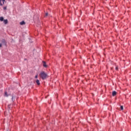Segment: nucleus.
<instances>
[{
	"label": "nucleus",
	"instance_id": "f257e3e1",
	"mask_svg": "<svg viewBox=\"0 0 131 131\" xmlns=\"http://www.w3.org/2000/svg\"><path fill=\"white\" fill-rule=\"evenodd\" d=\"M40 77H41V78H42V79H46V78H47V77H48V75L47 74H46V73L45 72H42L40 73L39 74Z\"/></svg>",
	"mask_w": 131,
	"mask_h": 131
},
{
	"label": "nucleus",
	"instance_id": "f03ea898",
	"mask_svg": "<svg viewBox=\"0 0 131 131\" xmlns=\"http://www.w3.org/2000/svg\"><path fill=\"white\" fill-rule=\"evenodd\" d=\"M7 45V42L4 39L0 40V49L3 47V46H6Z\"/></svg>",
	"mask_w": 131,
	"mask_h": 131
},
{
	"label": "nucleus",
	"instance_id": "7ed1b4c3",
	"mask_svg": "<svg viewBox=\"0 0 131 131\" xmlns=\"http://www.w3.org/2000/svg\"><path fill=\"white\" fill-rule=\"evenodd\" d=\"M5 2L6 0H0V6H2L5 5Z\"/></svg>",
	"mask_w": 131,
	"mask_h": 131
},
{
	"label": "nucleus",
	"instance_id": "20e7f679",
	"mask_svg": "<svg viewBox=\"0 0 131 131\" xmlns=\"http://www.w3.org/2000/svg\"><path fill=\"white\" fill-rule=\"evenodd\" d=\"M117 93H116V91H113V93H112V96L113 97L116 96Z\"/></svg>",
	"mask_w": 131,
	"mask_h": 131
},
{
	"label": "nucleus",
	"instance_id": "39448f33",
	"mask_svg": "<svg viewBox=\"0 0 131 131\" xmlns=\"http://www.w3.org/2000/svg\"><path fill=\"white\" fill-rule=\"evenodd\" d=\"M36 82L37 85H39V84H40V83L39 82V80H38V79L36 80Z\"/></svg>",
	"mask_w": 131,
	"mask_h": 131
},
{
	"label": "nucleus",
	"instance_id": "423d86ee",
	"mask_svg": "<svg viewBox=\"0 0 131 131\" xmlns=\"http://www.w3.org/2000/svg\"><path fill=\"white\" fill-rule=\"evenodd\" d=\"M43 67H47V63L45 61H42Z\"/></svg>",
	"mask_w": 131,
	"mask_h": 131
},
{
	"label": "nucleus",
	"instance_id": "0eeeda50",
	"mask_svg": "<svg viewBox=\"0 0 131 131\" xmlns=\"http://www.w3.org/2000/svg\"><path fill=\"white\" fill-rule=\"evenodd\" d=\"M4 24H8V19H5L3 20Z\"/></svg>",
	"mask_w": 131,
	"mask_h": 131
},
{
	"label": "nucleus",
	"instance_id": "6e6552de",
	"mask_svg": "<svg viewBox=\"0 0 131 131\" xmlns=\"http://www.w3.org/2000/svg\"><path fill=\"white\" fill-rule=\"evenodd\" d=\"M25 21H22L20 23V25H25Z\"/></svg>",
	"mask_w": 131,
	"mask_h": 131
},
{
	"label": "nucleus",
	"instance_id": "1a4fd4ad",
	"mask_svg": "<svg viewBox=\"0 0 131 131\" xmlns=\"http://www.w3.org/2000/svg\"><path fill=\"white\" fill-rule=\"evenodd\" d=\"M0 21H4V17H0Z\"/></svg>",
	"mask_w": 131,
	"mask_h": 131
},
{
	"label": "nucleus",
	"instance_id": "9d476101",
	"mask_svg": "<svg viewBox=\"0 0 131 131\" xmlns=\"http://www.w3.org/2000/svg\"><path fill=\"white\" fill-rule=\"evenodd\" d=\"M9 95H8V93L7 92H5V97H8Z\"/></svg>",
	"mask_w": 131,
	"mask_h": 131
},
{
	"label": "nucleus",
	"instance_id": "9b49d317",
	"mask_svg": "<svg viewBox=\"0 0 131 131\" xmlns=\"http://www.w3.org/2000/svg\"><path fill=\"white\" fill-rule=\"evenodd\" d=\"M7 6L4 7H3V10H4V11H6V10H7Z\"/></svg>",
	"mask_w": 131,
	"mask_h": 131
},
{
	"label": "nucleus",
	"instance_id": "f8f14e48",
	"mask_svg": "<svg viewBox=\"0 0 131 131\" xmlns=\"http://www.w3.org/2000/svg\"><path fill=\"white\" fill-rule=\"evenodd\" d=\"M12 102H14V101H15V98H14V97H13V96L12 97Z\"/></svg>",
	"mask_w": 131,
	"mask_h": 131
},
{
	"label": "nucleus",
	"instance_id": "ddd939ff",
	"mask_svg": "<svg viewBox=\"0 0 131 131\" xmlns=\"http://www.w3.org/2000/svg\"><path fill=\"white\" fill-rule=\"evenodd\" d=\"M120 108L121 110H123V106H121Z\"/></svg>",
	"mask_w": 131,
	"mask_h": 131
},
{
	"label": "nucleus",
	"instance_id": "4468645a",
	"mask_svg": "<svg viewBox=\"0 0 131 131\" xmlns=\"http://www.w3.org/2000/svg\"><path fill=\"white\" fill-rule=\"evenodd\" d=\"M48 15H49V13H46V16H48Z\"/></svg>",
	"mask_w": 131,
	"mask_h": 131
},
{
	"label": "nucleus",
	"instance_id": "2eb2a0df",
	"mask_svg": "<svg viewBox=\"0 0 131 131\" xmlns=\"http://www.w3.org/2000/svg\"><path fill=\"white\" fill-rule=\"evenodd\" d=\"M116 70H118V67H116Z\"/></svg>",
	"mask_w": 131,
	"mask_h": 131
},
{
	"label": "nucleus",
	"instance_id": "dca6fc26",
	"mask_svg": "<svg viewBox=\"0 0 131 131\" xmlns=\"http://www.w3.org/2000/svg\"><path fill=\"white\" fill-rule=\"evenodd\" d=\"M37 77H38V76L36 75L35 77V78H37Z\"/></svg>",
	"mask_w": 131,
	"mask_h": 131
}]
</instances>
